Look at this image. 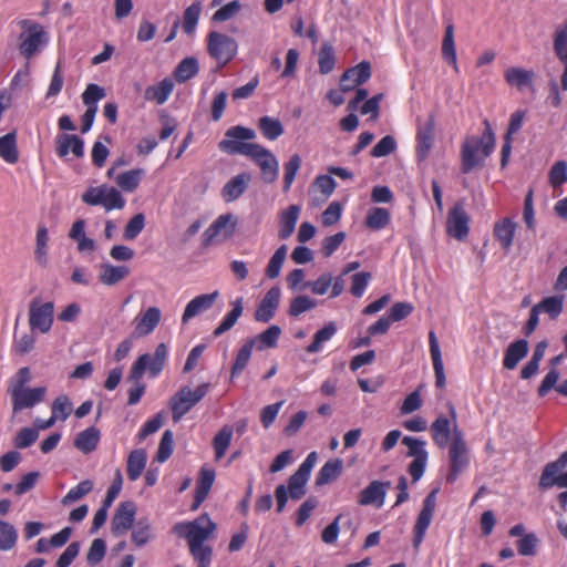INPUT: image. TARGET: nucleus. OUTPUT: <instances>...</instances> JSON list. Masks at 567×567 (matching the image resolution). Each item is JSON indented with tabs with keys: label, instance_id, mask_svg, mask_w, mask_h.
<instances>
[{
	"label": "nucleus",
	"instance_id": "64",
	"mask_svg": "<svg viewBox=\"0 0 567 567\" xmlns=\"http://www.w3.org/2000/svg\"><path fill=\"white\" fill-rule=\"evenodd\" d=\"M567 182V162H556L549 171V183L553 187H559Z\"/></svg>",
	"mask_w": 567,
	"mask_h": 567
},
{
	"label": "nucleus",
	"instance_id": "50",
	"mask_svg": "<svg viewBox=\"0 0 567 567\" xmlns=\"http://www.w3.org/2000/svg\"><path fill=\"white\" fill-rule=\"evenodd\" d=\"M317 300L306 295H300L291 299L288 315L290 317H299L301 313L312 310L317 307Z\"/></svg>",
	"mask_w": 567,
	"mask_h": 567
},
{
	"label": "nucleus",
	"instance_id": "17",
	"mask_svg": "<svg viewBox=\"0 0 567 567\" xmlns=\"http://www.w3.org/2000/svg\"><path fill=\"white\" fill-rule=\"evenodd\" d=\"M237 226V220L233 214L227 213L218 216L213 224L203 233L202 245L208 247L215 237L219 234H224L225 238L234 235Z\"/></svg>",
	"mask_w": 567,
	"mask_h": 567
},
{
	"label": "nucleus",
	"instance_id": "29",
	"mask_svg": "<svg viewBox=\"0 0 567 567\" xmlns=\"http://www.w3.org/2000/svg\"><path fill=\"white\" fill-rule=\"evenodd\" d=\"M281 332L282 330L278 324H272L256 337L248 339V341L252 342V347L258 351L272 349L278 346V340Z\"/></svg>",
	"mask_w": 567,
	"mask_h": 567
},
{
	"label": "nucleus",
	"instance_id": "58",
	"mask_svg": "<svg viewBox=\"0 0 567 567\" xmlns=\"http://www.w3.org/2000/svg\"><path fill=\"white\" fill-rule=\"evenodd\" d=\"M301 166V157L298 154H293L290 156L289 161L285 164V175H284V186L282 190L287 193Z\"/></svg>",
	"mask_w": 567,
	"mask_h": 567
},
{
	"label": "nucleus",
	"instance_id": "44",
	"mask_svg": "<svg viewBox=\"0 0 567 567\" xmlns=\"http://www.w3.org/2000/svg\"><path fill=\"white\" fill-rule=\"evenodd\" d=\"M319 72L321 74H329L336 65L334 49L330 42L324 41L321 44L318 56Z\"/></svg>",
	"mask_w": 567,
	"mask_h": 567
},
{
	"label": "nucleus",
	"instance_id": "39",
	"mask_svg": "<svg viewBox=\"0 0 567 567\" xmlns=\"http://www.w3.org/2000/svg\"><path fill=\"white\" fill-rule=\"evenodd\" d=\"M199 71L198 61L194 56L183 59L174 70V78L178 83H185Z\"/></svg>",
	"mask_w": 567,
	"mask_h": 567
},
{
	"label": "nucleus",
	"instance_id": "61",
	"mask_svg": "<svg viewBox=\"0 0 567 567\" xmlns=\"http://www.w3.org/2000/svg\"><path fill=\"white\" fill-rule=\"evenodd\" d=\"M104 96L105 90L97 84L91 83L82 93V101L87 109L95 107L97 110V102L102 100Z\"/></svg>",
	"mask_w": 567,
	"mask_h": 567
},
{
	"label": "nucleus",
	"instance_id": "2",
	"mask_svg": "<svg viewBox=\"0 0 567 567\" xmlns=\"http://www.w3.org/2000/svg\"><path fill=\"white\" fill-rule=\"evenodd\" d=\"M167 359V347L165 343H159L153 355L145 353L140 355L133 363L127 375V382L134 384L128 390L127 405H136L145 393L146 384L142 382V378L148 369L150 377H157L165 367Z\"/></svg>",
	"mask_w": 567,
	"mask_h": 567
},
{
	"label": "nucleus",
	"instance_id": "35",
	"mask_svg": "<svg viewBox=\"0 0 567 567\" xmlns=\"http://www.w3.org/2000/svg\"><path fill=\"white\" fill-rule=\"evenodd\" d=\"M559 372L556 369H550L544 377L542 383L537 389V395L544 398L548 394L551 389H555L559 394L567 396V379L564 380L559 385H556L559 380Z\"/></svg>",
	"mask_w": 567,
	"mask_h": 567
},
{
	"label": "nucleus",
	"instance_id": "1",
	"mask_svg": "<svg viewBox=\"0 0 567 567\" xmlns=\"http://www.w3.org/2000/svg\"><path fill=\"white\" fill-rule=\"evenodd\" d=\"M225 136L226 138L221 140L218 144L221 152L230 155L241 154L252 158L260 167L261 177L265 183L271 184L277 181L279 162L276 156L259 144L244 142L256 137L252 128L241 125L231 126L226 131Z\"/></svg>",
	"mask_w": 567,
	"mask_h": 567
},
{
	"label": "nucleus",
	"instance_id": "28",
	"mask_svg": "<svg viewBox=\"0 0 567 567\" xmlns=\"http://www.w3.org/2000/svg\"><path fill=\"white\" fill-rule=\"evenodd\" d=\"M100 439L101 431L95 426H90L76 435L73 444L82 453L90 454L96 450Z\"/></svg>",
	"mask_w": 567,
	"mask_h": 567
},
{
	"label": "nucleus",
	"instance_id": "24",
	"mask_svg": "<svg viewBox=\"0 0 567 567\" xmlns=\"http://www.w3.org/2000/svg\"><path fill=\"white\" fill-rule=\"evenodd\" d=\"M215 481V471L206 467H202L197 486L195 489L194 501L190 506L192 511H196L200 504L206 499L208 493Z\"/></svg>",
	"mask_w": 567,
	"mask_h": 567
},
{
	"label": "nucleus",
	"instance_id": "5",
	"mask_svg": "<svg viewBox=\"0 0 567 567\" xmlns=\"http://www.w3.org/2000/svg\"><path fill=\"white\" fill-rule=\"evenodd\" d=\"M216 527L217 525L209 515L204 513L192 522L177 523L173 529L179 537L186 538L189 550L195 551L215 532Z\"/></svg>",
	"mask_w": 567,
	"mask_h": 567
},
{
	"label": "nucleus",
	"instance_id": "59",
	"mask_svg": "<svg viewBox=\"0 0 567 567\" xmlns=\"http://www.w3.org/2000/svg\"><path fill=\"white\" fill-rule=\"evenodd\" d=\"M398 147L396 140L392 135L382 137L371 150L372 157H385L392 154Z\"/></svg>",
	"mask_w": 567,
	"mask_h": 567
},
{
	"label": "nucleus",
	"instance_id": "9",
	"mask_svg": "<svg viewBox=\"0 0 567 567\" xmlns=\"http://www.w3.org/2000/svg\"><path fill=\"white\" fill-rule=\"evenodd\" d=\"M439 488L432 489L423 499L422 508L417 515L416 522L413 527L412 544L415 549L422 544L426 530L432 522V517L436 506V494Z\"/></svg>",
	"mask_w": 567,
	"mask_h": 567
},
{
	"label": "nucleus",
	"instance_id": "30",
	"mask_svg": "<svg viewBox=\"0 0 567 567\" xmlns=\"http://www.w3.org/2000/svg\"><path fill=\"white\" fill-rule=\"evenodd\" d=\"M343 471V461L341 458H332L323 464L316 476V486H323L336 481Z\"/></svg>",
	"mask_w": 567,
	"mask_h": 567
},
{
	"label": "nucleus",
	"instance_id": "52",
	"mask_svg": "<svg viewBox=\"0 0 567 567\" xmlns=\"http://www.w3.org/2000/svg\"><path fill=\"white\" fill-rule=\"evenodd\" d=\"M18 539V532L16 527L4 520L0 519V550L12 549Z\"/></svg>",
	"mask_w": 567,
	"mask_h": 567
},
{
	"label": "nucleus",
	"instance_id": "26",
	"mask_svg": "<svg viewBox=\"0 0 567 567\" xmlns=\"http://www.w3.org/2000/svg\"><path fill=\"white\" fill-rule=\"evenodd\" d=\"M504 78L508 85L516 87L518 91H523L526 87L533 86L535 72L513 66L505 71Z\"/></svg>",
	"mask_w": 567,
	"mask_h": 567
},
{
	"label": "nucleus",
	"instance_id": "8",
	"mask_svg": "<svg viewBox=\"0 0 567 567\" xmlns=\"http://www.w3.org/2000/svg\"><path fill=\"white\" fill-rule=\"evenodd\" d=\"M566 467L567 451L563 452L557 460L544 466L538 481V488L540 491H547L554 486L567 488V471L561 472Z\"/></svg>",
	"mask_w": 567,
	"mask_h": 567
},
{
	"label": "nucleus",
	"instance_id": "11",
	"mask_svg": "<svg viewBox=\"0 0 567 567\" xmlns=\"http://www.w3.org/2000/svg\"><path fill=\"white\" fill-rule=\"evenodd\" d=\"M470 216L463 200L456 202L447 213L446 233L457 240H464L470 233Z\"/></svg>",
	"mask_w": 567,
	"mask_h": 567
},
{
	"label": "nucleus",
	"instance_id": "45",
	"mask_svg": "<svg viewBox=\"0 0 567 567\" xmlns=\"http://www.w3.org/2000/svg\"><path fill=\"white\" fill-rule=\"evenodd\" d=\"M252 349H254L252 342H249L247 340L243 344V347L238 350V352L235 357V361L231 365L230 381L234 378L238 377L244 371V369L246 368V365L248 364V362L250 360Z\"/></svg>",
	"mask_w": 567,
	"mask_h": 567
},
{
	"label": "nucleus",
	"instance_id": "16",
	"mask_svg": "<svg viewBox=\"0 0 567 567\" xmlns=\"http://www.w3.org/2000/svg\"><path fill=\"white\" fill-rule=\"evenodd\" d=\"M372 75L371 64L368 61H361L354 66L347 69L340 78V89L342 92L352 91L355 86L364 84Z\"/></svg>",
	"mask_w": 567,
	"mask_h": 567
},
{
	"label": "nucleus",
	"instance_id": "36",
	"mask_svg": "<svg viewBox=\"0 0 567 567\" xmlns=\"http://www.w3.org/2000/svg\"><path fill=\"white\" fill-rule=\"evenodd\" d=\"M147 461V454L143 449L133 450L127 456L126 472L130 481H136L143 473Z\"/></svg>",
	"mask_w": 567,
	"mask_h": 567
},
{
	"label": "nucleus",
	"instance_id": "51",
	"mask_svg": "<svg viewBox=\"0 0 567 567\" xmlns=\"http://www.w3.org/2000/svg\"><path fill=\"white\" fill-rule=\"evenodd\" d=\"M287 245H281L271 256L266 268V276L269 279H275L280 275L281 267L287 256Z\"/></svg>",
	"mask_w": 567,
	"mask_h": 567
},
{
	"label": "nucleus",
	"instance_id": "54",
	"mask_svg": "<svg viewBox=\"0 0 567 567\" xmlns=\"http://www.w3.org/2000/svg\"><path fill=\"white\" fill-rule=\"evenodd\" d=\"M48 228L45 225H40L37 231V247H35V259L37 261L45 267L48 264L47 247H48Z\"/></svg>",
	"mask_w": 567,
	"mask_h": 567
},
{
	"label": "nucleus",
	"instance_id": "34",
	"mask_svg": "<svg viewBox=\"0 0 567 567\" xmlns=\"http://www.w3.org/2000/svg\"><path fill=\"white\" fill-rule=\"evenodd\" d=\"M174 89V82L165 78L158 84L146 87L144 97L147 101H155L157 104H164Z\"/></svg>",
	"mask_w": 567,
	"mask_h": 567
},
{
	"label": "nucleus",
	"instance_id": "48",
	"mask_svg": "<svg viewBox=\"0 0 567 567\" xmlns=\"http://www.w3.org/2000/svg\"><path fill=\"white\" fill-rule=\"evenodd\" d=\"M143 174L142 168L131 169L120 174L116 183L124 192L132 193L138 187Z\"/></svg>",
	"mask_w": 567,
	"mask_h": 567
},
{
	"label": "nucleus",
	"instance_id": "7",
	"mask_svg": "<svg viewBox=\"0 0 567 567\" xmlns=\"http://www.w3.org/2000/svg\"><path fill=\"white\" fill-rule=\"evenodd\" d=\"M207 51L218 62L219 68L226 66L237 54V41L217 31H210L207 35Z\"/></svg>",
	"mask_w": 567,
	"mask_h": 567
},
{
	"label": "nucleus",
	"instance_id": "32",
	"mask_svg": "<svg viewBox=\"0 0 567 567\" xmlns=\"http://www.w3.org/2000/svg\"><path fill=\"white\" fill-rule=\"evenodd\" d=\"M516 223L506 217L494 226V237L499 241L504 250H509L513 245Z\"/></svg>",
	"mask_w": 567,
	"mask_h": 567
},
{
	"label": "nucleus",
	"instance_id": "20",
	"mask_svg": "<svg viewBox=\"0 0 567 567\" xmlns=\"http://www.w3.org/2000/svg\"><path fill=\"white\" fill-rule=\"evenodd\" d=\"M250 173L244 172L231 177L221 188V196L227 203L238 199L248 188Z\"/></svg>",
	"mask_w": 567,
	"mask_h": 567
},
{
	"label": "nucleus",
	"instance_id": "63",
	"mask_svg": "<svg viewBox=\"0 0 567 567\" xmlns=\"http://www.w3.org/2000/svg\"><path fill=\"white\" fill-rule=\"evenodd\" d=\"M39 437V433L33 427H22L13 439L16 449L30 447Z\"/></svg>",
	"mask_w": 567,
	"mask_h": 567
},
{
	"label": "nucleus",
	"instance_id": "23",
	"mask_svg": "<svg viewBox=\"0 0 567 567\" xmlns=\"http://www.w3.org/2000/svg\"><path fill=\"white\" fill-rule=\"evenodd\" d=\"M529 346L526 339H518L509 343L506 348L503 359V367L507 370H514L519 361L528 353Z\"/></svg>",
	"mask_w": 567,
	"mask_h": 567
},
{
	"label": "nucleus",
	"instance_id": "53",
	"mask_svg": "<svg viewBox=\"0 0 567 567\" xmlns=\"http://www.w3.org/2000/svg\"><path fill=\"white\" fill-rule=\"evenodd\" d=\"M93 487H94V484L91 480H84V481L80 482L76 486L71 488L66 493V495L63 496V498L61 501L62 505L68 506L72 503L79 501L80 498H82L85 495H87L89 493H91Z\"/></svg>",
	"mask_w": 567,
	"mask_h": 567
},
{
	"label": "nucleus",
	"instance_id": "19",
	"mask_svg": "<svg viewBox=\"0 0 567 567\" xmlns=\"http://www.w3.org/2000/svg\"><path fill=\"white\" fill-rule=\"evenodd\" d=\"M218 291H214L212 293L199 295L192 299L184 310V313L182 316V322L185 324L192 318L210 309L215 303L216 299L218 298Z\"/></svg>",
	"mask_w": 567,
	"mask_h": 567
},
{
	"label": "nucleus",
	"instance_id": "57",
	"mask_svg": "<svg viewBox=\"0 0 567 567\" xmlns=\"http://www.w3.org/2000/svg\"><path fill=\"white\" fill-rule=\"evenodd\" d=\"M174 451V433L172 430H165L159 441L158 450L156 453V461L159 463L166 462Z\"/></svg>",
	"mask_w": 567,
	"mask_h": 567
},
{
	"label": "nucleus",
	"instance_id": "3",
	"mask_svg": "<svg viewBox=\"0 0 567 567\" xmlns=\"http://www.w3.org/2000/svg\"><path fill=\"white\" fill-rule=\"evenodd\" d=\"M484 131L481 137L468 136L461 145V172L470 174L484 164L495 148L496 138L488 120H484Z\"/></svg>",
	"mask_w": 567,
	"mask_h": 567
},
{
	"label": "nucleus",
	"instance_id": "12",
	"mask_svg": "<svg viewBox=\"0 0 567 567\" xmlns=\"http://www.w3.org/2000/svg\"><path fill=\"white\" fill-rule=\"evenodd\" d=\"M54 320V305L51 301L39 305L35 298L29 307V324L31 330H40L42 333L50 331Z\"/></svg>",
	"mask_w": 567,
	"mask_h": 567
},
{
	"label": "nucleus",
	"instance_id": "27",
	"mask_svg": "<svg viewBox=\"0 0 567 567\" xmlns=\"http://www.w3.org/2000/svg\"><path fill=\"white\" fill-rule=\"evenodd\" d=\"M430 431L434 443L440 447H446L451 440V421L444 414H440L435 421L431 424Z\"/></svg>",
	"mask_w": 567,
	"mask_h": 567
},
{
	"label": "nucleus",
	"instance_id": "18",
	"mask_svg": "<svg viewBox=\"0 0 567 567\" xmlns=\"http://www.w3.org/2000/svg\"><path fill=\"white\" fill-rule=\"evenodd\" d=\"M391 483L372 481L365 488L360 492L358 504L361 506L375 505L378 508L384 503L386 491Z\"/></svg>",
	"mask_w": 567,
	"mask_h": 567
},
{
	"label": "nucleus",
	"instance_id": "43",
	"mask_svg": "<svg viewBox=\"0 0 567 567\" xmlns=\"http://www.w3.org/2000/svg\"><path fill=\"white\" fill-rule=\"evenodd\" d=\"M258 128L261 134L270 141H275L284 134V126L278 118L270 116L260 117L258 121Z\"/></svg>",
	"mask_w": 567,
	"mask_h": 567
},
{
	"label": "nucleus",
	"instance_id": "41",
	"mask_svg": "<svg viewBox=\"0 0 567 567\" xmlns=\"http://www.w3.org/2000/svg\"><path fill=\"white\" fill-rule=\"evenodd\" d=\"M309 475L297 470L289 478L288 485L286 486L290 497L295 501L301 499L306 494V484L309 480Z\"/></svg>",
	"mask_w": 567,
	"mask_h": 567
},
{
	"label": "nucleus",
	"instance_id": "40",
	"mask_svg": "<svg viewBox=\"0 0 567 567\" xmlns=\"http://www.w3.org/2000/svg\"><path fill=\"white\" fill-rule=\"evenodd\" d=\"M338 327L334 321H329L323 326V328L319 329L315 336L312 342L306 348L308 353H317L321 350L322 343L329 341L336 333Z\"/></svg>",
	"mask_w": 567,
	"mask_h": 567
},
{
	"label": "nucleus",
	"instance_id": "22",
	"mask_svg": "<svg viewBox=\"0 0 567 567\" xmlns=\"http://www.w3.org/2000/svg\"><path fill=\"white\" fill-rule=\"evenodd\" d=\"M429 343L435 374V385L442 389L446 384V379L439 340L433 330L429 332Z\"/></svg>",
	"mask_w": 567,
	"mask_h": 567
},
{
	"label": "nucleus",
	"instance_id": "49",
	"mask_svg": "<svg viewBox=\"0 0 567 567\" xmlns=\"http://www.w3.org/2000/svg\"><path fill=\"white\" fill-rule=\"evenodd\" d=\"M564 297L551 296L544 298L540 302L534 307L539 312H546L551 319H556L563 311Z\"/></svg>",
	"mask_w": 567,
	"mask_h": 567
},
{
	"label": "nucleus",
	"instance_id": "15",
	"mask_svg": "<svg viewBox=\"0 0 567 567\" xmlns=\"http://www.w3.org/2000/svg\"><path fill=\"white\" fill-rule=\"evenodd\" d=\"M419 126L416 132V157L420 162L427 158L435 137V115L431 113L427 121L422 124L417 118Z\"/></svg>",
	"mask_w": 567,
	"mask_h": 567
},
{
	"label": "nucleus",
	"instance_id": "60",
	"mask_svg": "<svg viewBox=\"0 0 567 567\" xmlns=\"http://www.w3.org/2000/svg\"><path fill=\"white\" fill-rule=\"evenodd\" d=\"M333 277L330 272L321 274L315 281H306L301 289L309 288L315 295H324L332 284Z\"/></svg>",
	"mask_w": 567,
	"mask_h": 567
},
{
	"label": "nucleus",
	"instance_id": "25",
	"mask_svg": "<svg viewBox=\"0 0 567 567\" xmlns=\"http://www.w3.org/2000/svg\"><path fill=\"white\" fill-rule=\"evenodd\" d=\"M162 311L157 307H150L141 318H136L134 333L136 337H145L154 331L161 321Z\"/></svg>",
	"mask_w": 567,
	"mask_h": 567
},
{
	"label": "nucleus",
	"instance_id": "55",
	"mask_svg": "<svg viewBox=\"0 0 567 567\" xmlns=\"http://www.w3.org/2000/svg\"><path fill=\"white\" fill-rule=\"evenodd\" d=\"M554 51L563 63L567 62V21L555 31Z\"/></svg>",
	"mask_w": 567,
	"mask_h": 567
},
{
	"label": "nucleus",
	"instance_id": "38",
	"mask_svg": "<svg viewBox=\"0 0 567 567\" xmlns=\"http://www.w3.org/2000/svg\"><path fill=\"white\" fill-rule=\"evenodd\" d=\"M0 157L10 164H14L19 161L17 134L14 131L0 137Z\"/></svg>",
	"mask_w": 567,
	"mask_h": 567
},
{
	"label": "nucleus",
	"instance_id": "46",
	"mask_svg": "<svg viewBox=\"0 0 567 567\" xmlns=\"http://www.w3.org/2000/svg\"><path fill=\"white\" fill-rule=\"evenodd\" d=\"M233 437V427L229 425H224L214 436L213 439V447L215 451V457L216 460H220L229 444Z\"/></svg>",
	"mask_w": 567,
	"mask_h": 567
},
{
	"label": "nucleus",
	"instance_id": "6",
	"mask_svg": "<svg viewBox=\"0 0 567 567\" xmlns=\"http://www.w3.org/2000/svg\"><path fill=\"white\" fill-rule=\"evenodd\" d=\"M209 386V383H203L194 391L188 386H182L169 400L173 421L178 422L196 405L207 394Z\"/></svg>",
	"mask_w": 567,
	"mask_h": 567
},
{
	"label": "nucleus",
	"instance_id": "4",
	"mask_svg": "<svg viewBox=\"0 0 567 567\" xmlns=\"http://www.w3.org/2000/svg\"><path fill=\"white\" fill-rule=\"evenodd\" d=\"M450 415L454 422L453 436L449 450L450 470L445 477L447 484H453L460 474L465 471L470 464L467 444L463 433L456 424V411L453 404L449 405Z\"/></svg>",
	"mask_w": 567,
	"mask_h": 567
},
{
	"label": "nucleus",
	"instance_id": "47",
	"mask_svg": "<svg viewBox=\"0 0 567 567\" xmlns=\"http://www.w3.org/2000/svg\"><path fill=\"white\" fill-rule=\"evenodd\" d=\"M442 55L450 64L454 66L455 70L457 69L453 24H449L445 28L444 38L442 41Z\"/></svg>",
	"mask_w": 567,
	"mask_h": 567
},
{
	"label": "nucleus",
	"instance_id": "33",
	"mask_svg": "<svg viewBox=\"0 0 567 567\" xmlns=\"http://www.w3.org/2000/svg\"><path fill=\"white\" fill-rule=\"evenodd\" d=\"M130 274L127 266H114L112 264L101 265L99 275L100 281L105 286H114L126 278Z\"/></svg>",
	"mask_w": 567,
	"mask_h": 567
},
{
	"label": "nucleus",
	"instance_id": "14",
	"mask_svg": "<svg viewBox=\"0 0 567 567\" xmlns=\"http://www.w3.org/2000/svg\"><path fill=\"white\" fill-rule=\"evenodd\" d=\"M136 504L132 501L120 503L111 522V532L115 537L124 535L135 522Z\"/></svg>",
	"mask_w": 567,
	"mask_h": 567
},
{
	"label": "nucleus",
	"instance_id": "62",
	"mask_svg": "<svg viewBox=\"0 0 567 567\" xmlns=\"http://www.w3.org/2000/svg\"><path fill=\"white\" fill-rule=\"evenodd\" d=\"M71 401L66 395H59L52 403L51 411H52V417H55V421L58 419L65 421L72 411L71 408Z\"/></svg>",
	"mask_w": 567,
	"mask_h": 567
},
{
	"label": "nucleus",
	"instance_id": "42",
	"mask_svg": "<svg viewBox=\"0 0 567 567\" xmlns=\"http://www.w3.org/2000/svg\"><path fill=\"white\" fill-rule=\"evenodd\" d=\"M390 220L391 215L386 208L373 207L367 215L365 225L370 229L380 230L386 227Z\"/></svg>",
	"mask_w": 567,
	"mask_h": 567
},
{
	"label": "nucleus",
	"instance_id": "56",
	"mask_svg": "<svg viewBox=\"0 0 567 567\" xmlns=\"http://www.w3.org/2000/svg\"><path fill=\"white\" fill-rule=\"evenodd\" d=\"M202 11V4L200 2H194L189 7H187L184 11V21H183V29L184 32L187 34H193L196 25L198 23V19Z\"/></svg>",
	"mask_w": 567,
	"mask_h": 567
},
{
	"label": "nucleus",
	"instance_id": "37",
	"mask_svg": "<svg viewBox=\"0 0 567 567\" xmlns=\"http://www.w3.org/2000/svg\"><path fill=\"white\" fill-rule=\"evenodd\" d=\"M233 309L224 317L219 326L214 330V337H220L230 330L237 322L244 311V301L241 297L236 298L231 302Z\"/></svg>",
	"mask_w": 567,
	"mask_h": 567
},
{
	"label": "nucleus",
	"instance_id": "13",
	"mask_svg": "<svg viewBox=\"0 0 567 567\" xmlns=\"http://www.w3.org/2000/svg\"><path fill=\"white\" fill-rule=\"evenodd\" d=\"M11 398L12 412L14 414L41 403L47 394L45 386L23 388L8 392Z\"/></svg>",
	"mask_w": 567,
	"mask_h": 567
},
{
	"label": "nucleus",
	"instance_id": "31",
	"mask_svg": "<svg viewBox=\"0 0 567 567\" xmlns=\"http://www.w3.org/2000/svg\"><path fill=\"white\" fill-rule=\"evenodd\" d=\"M299 214L300 207L298 205H290L280 214V227L278 231L280 239H288L293 234Z\"/></svg>",
	"mask_w": 567,
	"mask_h": 567
},
{
	"label": "nucleus",
	"instance_id": "10",
	"mask_svg": "<svg viewBox=\"0 0 567 567\" xmlns=\"http://www.w3.org/2000/svg\"><path fill=\"white\" fill-rule=\"evenodd\" d=\"M19 39V51L27 60L38 54L48 43L47 32L39 23L30 24Z\"/></svg>",
	"mask_w": 567,
	"mask_h": 567
},
{
	"label": "nucleus",
	"instance_id": "21",
	"mask_svg": "<svg viewBox=\"0 0 567 567\" xmlns=\"http://www.w3.org/2000/svg\"><path fill=\"white\" fill-rule=\"evenodd\" d=\"M55 152L60 157L66 156L70 151L75 157H83L84 141L74 134H61L56 138Z\"/></svg>",
	"mask_w": 567,
	"mask_h": 567
}]
</instances>
